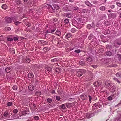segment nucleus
Here are the masks:
<instances>
[{"instance_id":"1a4fd4ad","label":"nucleus","mask_w":121,"mask_h":121,"mask_svg":"<svg viewBox=\"0 0 121 121\" xmlns=\"http://www.w3.org/2000/svg\"><path fill=\"white\" fill-rule=\"evenodd\" d=\"M81 98L83 100H86L87 99V97L85 95H82L81 96Z\"/></svg>"},{"instance_id":"6e6d98bb","label":"nucleus","mask_w":121,"mask_h":121,"mask_svg":"<svg viewBox=\"0 0 121 121\" xmlns=\"http://www.w3.org/2000/svg\"><path fill=\"white\" fill-rule=\"evenodd\" d=\"M116 94H114L113 95H111V96L113 98V99H114V98H115L116 97Z\"/></svg>"},{"instance_id":"09e8293b","label":"nucleus","mask_w":121,"mask_h":121,"mask_svg":"<svg viewBox=\"0 0 121 121\" xmlns=\"http://www.w3.org/2000/svg\"><path fill=\"white\" fill-rule=\"evenodd\" d=\"M74 52L77 53H78L80 52V50L79 49L76 50H75Z\"/></svg>"},{"instance_id":"cd10ccee","label":"nucleus","mask_w":121,"mask_h":121,"mask_svg":"<svg viewBox=\"0 0 121 121\" xmlns=\"http://www.w3.org/2000/svg\"><path fill=\"white\" fill-rule=\"evenodd\" d=\"M100 9L102 11H104L105 10V7L104 6H102L100 7Z\"/></svg>"},{"instance_id":"393cba45","label":"nucleus","mask_w":121,"mask_h":121,"mask_svg":"<svg viewBox=\"0 0 121 121\" xmlns=\"http://www.w3.org/2000/svg\"><path fill=\"white\" fill-rule=\"evenodd\" d=\"M9 113L8 112L5 111L4 112V114H3L4 116L7 117L8 116V115Z\"/></svg>"},{"instance_id":"c03bdc74","label":"nucleus","mask_w":121,"mask_h":121,"mask_svg":"<svg viewBox=\"0 0 121 121\" xmlns=\"http://www.w3.org/2000/svg\"><path fill=\"white\" fill-rule=\"evenodd\" d=\"M12 103L11 102H8L7 104V105L8 106H10L12 105Z\"/></svg>"},{"instance_id":"a18cd8bd","label":"nucleus","mask_w":121,"mask_h":121,"mask_svg":"<svg viewBox=\"0 0 121 121\" xmlns=\"http://www.w3.org/2000/svg\"><path fill=\"white\" fill-rule=\"evenodd\" d=\"M7 39L8 41H11L13 40V39L10 37H7Z\"/></svg>"},{"instance_id":"4c0bfd02","label":"nucleus","mask_w":121,"mask_h":121,"mask_svg":"<svg viewBox=\"0 0 121 121\" xmlns=\"http://www.w3.org/2000/svg\"><path fill=\"white\" fill-rule=\"evenodd\" d=\"M60 107L62 109H65L66 108V107H65V104H63L62 105L60 106Z\"/></svg>"},{"instance_id":"aec40b11","label":"nucleus","mask_w":121,"mask_h":121,"mask_svg":"<svg viewBox=\"0 0 121 121\" xmlns=\"http://www.w3.org/2000/svg\"><path fill=\"white\" fill-rule=\"evenodd\" d=\"M72 104L71 103H66V107L68 108H70L71 107H72V106L71 104Z\"/></svg>"},{"instance_id":"37998d69","label":"nucleus","mask_w":121,"mask_h":121,"mask_svg":"<svg viewBox=\"0 0 121 121\" xmlns=\"http://www.w3.org/2000/svg\"><path fill=\"white\" fill-rule=\"evenodd\" d=\"M16 3V5H19L21 4V2L19 0H17Z\"/></svg>"},{"instance_id":"58836bf2","label":"nucleus","mask_w":121,"mask_h":121,"mask_svg":"<svg viewBox=\"0 0 121 121\" xmlns=\"http://www.w3.org/2000/svg\"><path fill=\"white\" fill-rule=\"evenodd\" d=\"M64 22L65 24H67L69 23V19H66L64 20Z\"/></svg>"},{"instance_id":"5fc2aeb1","label":"nucleus","mask_w":121,"mask_h":121,"mask_svg":"<svg viewBox=\"0 0 121 121\" xmlns=\"http://www.w3.org/2000/svg\"><path fill=\"white\" fill-rule=\"evenodd\" d=\"M79 8L78 7H75L73 8V9L74 10H79Z\"/></svg>"},{"instance_id":"39448f33","label":"nucleus","mask_w":121,"mask_h":121,"mask_svg":"<svg viewBox=\"0 0 121 121\" xmlns=\"http://www.w3.org/2000/svg\"><path fill=\"white\" fill-rule=\"evenodd\" d=\"M106 47L107 49H110V51H116L115 48L113 47L111 45L107 44L106 46Z\"/></svg>"},{"instance_id":"a19ab883","label":"nucleus","mask_w":121,"mask_h":121,"mask_svg":"<svg viewBox=\"0 0 121 121\" xmlns=\"http://www.w3.org/2000/svg\"><path fill=\"white\" fill-rule=\"evenodd\" d=\"M108 99L109 100H111L113 99V98L111 96L108 97Z\"/></svg>"},{"instance_id":"412c9836","label":"nucleus","mask_w":121,"mask_h":121,"mask_svg":"<svg viewBox=\"0 0 121 121\" xmlns=\"http://www.w3.org/2000/svg\"><path fill=\"white\" fill-rule=\"evenodd\" d=\"M56 34L58 36L60 35H61V32L60 30H57L56 32Z\"/></svg>"},{"instance_id":"c9c22d12","label":"nucleus","mask_w":121,"mask_h":121,"mask_svg":"<svg viewBox=\"0 0 121 121\" xmlns=\"http://www.w3.org/2000/svg\"><path fill=\"white\" fill-rule=\"evenodd\" d=\"M117 66V65L115 64H113V63H112V64H111L110 65V67H116Z\"/></svg>"},{"instance_id":"2f4dec72","label":"nucleus","mask_w":121,"mask_h":121,"mask_svg":"<svg viewBox=\"0 0 121 121\" xmlns=\"http://www.w3.org/2000/svg\"><path fill=\"white\" fill-rule=\"evenodd\" d=\"M60 69H60L59 68H57L56 69V72H58L59 73V72H60Z\"/></svg>"},{"instance_id":"c85d7f7f","label":"nucleus","mask_w":121,"mask_h":121,"mask_svg":"<svg viewBox=\"0 0 121 121\" xmlns=\"http://www.w3.org/2000/svg\"><path fill=\"white\" fill-rule=\"evenodd\" d=\"M66 17L69 18H70L71 16V14L69 13H67L66 14Z\"/></svg>"},{"instance_id":"338daca9","label":"nucleus","mask_w":121,"mask_h":121,"mask_svg":"<svg viewBox=\"0 0 121 121\" xmlns=\"http://www.w3.org/2000/svg\"><path fill=\"white\" fill-rule=\"evenodd\" d=\"M91 66L92 67L94 68L95 69L97 67V65H92Z\"/></svg>"},{"instance_id":"a211bd4d","label":"nucleus","mask_w":121,"mask_h":121,"mask_svg":"<svg viewBox=\"0 0 121 121\" xmlns=\"http://www.w3.org/2000/svg\"><path fill=\"white\" fill-rule=\"evenodd\" d=\"M79 63L80 65L82 66H83L85 64V61L84 60H80L79 62Z\"/></svg>"},{"instance_id":"bf43d9fd","label":"nucleus","mask_w":121,"mask_h":121,"mask_svg":"<svg viewBox=\"0 0 121 121\" xmlns=\"http://www.w3.org/2000/svg\"><path fill=\"white\" fill-rule=\"evenodd\" d=\"M116 4L119 7H121V4L120 3H117Z\"/></svg>"},{"instance_id":"13d9d810","label":"nucleus","mask_w":121,"mask_h":121,"mask_svg":"<svg viewBox=\"0 0 121 121\" xmlns=\"http://www.w3.org/2000/svg\"><path fill=\"white\" fill-rule=\"evenodd\" d=\"M88 96H89V102L90 103H91V100L92 99V98L89 95Z\"/></svg>"},{"instance_id":"f3484780","label":"nucleus","mask_w":121,"mask_h":121,"mask_svg":"<svg viewBox=\"0 0 121 121\" xmlns=\"http://www.w3.org/2000/svg\"><path fill=\"white\" fill-rule=\"evenodd\" d=\"M28 76L29 78H31L34 77V75L33 73H30L28 74Z\"/></svg>"},{"instance_id":"4d7b16f0","label":"nucleus","mask_w":121,"mask_h":121,"mask_svg":"<svg viewBox=\"0 0 121 121\" xmlns=\"http://www.w3.org/2000/svg\"><path fill=\"white\" fill-rule=\"evenodd\" d=\"M18 38L17 37H15L13 38V39L14 41H17L18 40Z\"/></svg>"},{"instance_id":"79ce46f5","label":"nucleus","mask_w":121,"mask_h":121,"mask_svg":"<svg viewBox=\"0 0 121 121\" xmlns=\"http://www.w3.org/2000/svg\"><path fill=\"white\" fill-rule=\"evenodd\" d=\"M26 62L27 63H29L31 61V60H30V59L27 57L26 58Z\"/></svg>"},{"instance_id":"4be33fe9","label":"nucleus","mask_w":121,"mask_h":121,"mask_svg":"<svg viewBox=\"0 0 121 121\" xmlns=\"http://www.w3.org/2000/svg\"><path fill=\"white\" fill-rule=\"evenodd\" d=\"M54 8L56 9H59V6L57 4H54L53 5Z\"/></svg>"},{"instance_id":"6e6552de","label":"nucleus","mask_w":121,"mask_h":121,"mask_svg":"<svg viewBox=\"0 0 121 121\" xmlns=\"http://www.w3.org/2000/svg\"><path fill=\"white\" fill-rule=\"evenodd\" d=\"M22 113L23 115H26V114H29V112L28 109H26L24 111H22Z\"/></svg>"},{"instance_id":"bb28decb","label":"nucleus","mask_w":121,"mask_h":121,"mask_svg":"<svg viewBox=\"0 0 121 121\" xmlns=\"http://www.w3.org/2000/svg\"><path fill=\"white\" fill-rule=\"evenodd\" d=\"M86 59L87 60L88 62H91L92 60V58L91 57H89L88 58H87Z\"/></svg>"},{"instance_id":"e433bc0d","label":"nucleus","mask_w":121,"mask_h":121,"mask_svg":"<svg viewBox=\"0 0 121 121\" xmlns=\"http://www.w3.org/2000/svg\"><path fill=\"white\" fill-rule=\"evenodd\" d=\"M116 44L118 45H120L121 44V40L117 41Z\"/></svg>"},{"instance_id":"680f3d73","label":"nucleus","mask_w":121,"mask_h":121,"mask_svg":"<svg viewBox=\"0 0 121 121\" xmlns=\"http://www.w3.org/2000/svg\"><path fill=\"white\" fill-rule=\"evenodd\" d=\"M57 92L58 94H62V91H60V90H58Z\"/></svg>"},{"instance_id":"423d86ee","label":"nucleus","mask_w":121,"mask_h":121,"mask_svg":"<svg viewBox=\"0 0 121 121\" xmlns=\"http://www.w3.org/2000/svg\"><path fill=\"white\" fill-rule=\"evenodd\" d=\"M5 20L7 23H10L12 22L11 17H5Z\"/></svg>"},{"instance_id":"0e129e2a","label":"nucleus","mask_w":121,"mask_h":121,"mask_svg":"<svg viewBox=\"0 0 121 121\" xmlns=\"http://www.w3.org/2000/svg\"><path fill=\"white\" fill-rule=\"evenodd\" d=\"M56 58V62H59L60 61L59 58Z\"/></svg>"},{"instance_id":"e2e57ef3","label":"nucleus","mask_w":121,"mask_h":121,"mask_svg":"<svg viewBox=\"0 0 121 121\" xmlns=\"http://www.w3.org/2000/svg\"><path fill=\"white\" fill-rule=\"evenodd\" d=\"M117 59L119 61H120L121 60V57L120 56H118L117 58Z\"/></svg>"},{"instance_id":"ddd939ff","label":"nucleus","mask_w":121,"mask_h":121,"mask_svg":"<svg viewBox=\"0 0 121 121\" xmlns=\"http://www.w3.org/2000/svg\"><path fill=\"white\" fill-rule=\"evenodd\" d=\"M116 89V87L115 86H112L110 88V91L111 92H113L115 91Z\"/></svg>"},{"instance_id":"69168bd1","label":"nucleus","mask_w":121,"mask_h":121,"mask_svg":"<svg viewBox=\"0 0 121 121\" xmlns=\"http://www.w3.org/2000/svg\"><path fill=\"white\" fill-rule=\"evenodd\" d=\"M26 25L27 26L29 27L31 25L30 23H26Z\"/></svg>"},{"instance_id":"3c124183","label":"nucleus","mask_w":121,"mask_h":121,"mask_svg":"<svg viewBox=\"0 0 121 121\" xmlns=\"http://www.w3.org/2000/svg\"><path fill=\"white\" fill-rule=\"evenodd\" d=\"M18 112V110L17 109H15L13 110V112L14 113L16 114Z\"/></svg>"},{"instance_id":"7ed1b4c3","label":"nucleus","mask_w":121,"mask_h":121,"mask_svg":"<svg viewBox=\"0 0 121 121\" xmlns=\"http://www.w3.org/2000/svg\"><path fill=\"white\" fill-rule=\"evenodd\" d=\"M101 60L102 61H104V63L106 64L109 65L111 64V62H110V61H111L110 58H109V59H103Z\"/></svg>"},{"instance_id":"4468645a","label":"nucleus","mask_w":121,"mask_h":121,"mask_svg":"<svg viewBox=\"0 0 121 121\" xmlns=\"http://www.w3.org/2000/svg\"><path fill=\"white\" fill-rule=\"evenodd\" d=\"M29 90L30 91H32L34 89V87L33 85H30L28 87Z\"/></svg>"},{"instance_id":"0eeeda50","label":"nucleus","mask_w":121,"mask_h":121,"mask_svg":"<svg viewBox=\"0 0 121 121\" xmlns=\"http://www.w3.org/2000/svg\"><path fill=\"white\" fill-rule=\"evenodd\" d=\"M95 26L94 22H93L90 24H88L87 26V27L89 29H90L91 28H93Z\"/></svg>"},{"instance_id":"f257e3e1","label":"nucleus","mask_w":121,"mask_h":121,"mask_svg":"<svg viewBox=\"0 0 121 121\" xmlns=\"http://www.w3.org/2000/svg\"><path fill=\"white\" fill-rule=\"evenodd\" d=\"M85 72V70L84 69H80L79 71L77 72V73L78 74V76L80 77L84 74Z\"/></svg>"},{"instance_id":"9d476101","label":"nucleus","mask_w":121,"mask_h":121,"mask_svg":"<svg viewBox=\"0 0 121 121\" xmlns=\"http://www.w3.org/2000/svg\"><path fill=\"white\" fill-rule=\"evenodd\" d=\"M39 43H40L41 44L43 45H45L46 44H47L48 43L45 41L43 40H39L38 41Z\"/></svg>"},{"instance_id":"5701e85b","label":"nucleus","mask_w":121,"mask_h":121,"mask_svg":"<svg viewBox=\"0 0 121 121\" xmlns=\"http://www.w3.org/2000/svg\"><path fill=\"white\" fill-rule=\"evenodd\" d=\"M92 114V113L90 114L89 113H87L86 114V117L87 118H90L91 117V114Z\"/></svg>"},{"instance_id":"f8f14e48","label":"nucleus","mask_w":121,"mask_h":121,"mask_svg":"<svg viewBox=\"0 0 121 121\" xmlns=\"http://www.w3.org/2000/svg\"><path fill=\"white\" fill-rule=\"evenodd\" d=\"M11 70V69L10 67H7L5 69V71L8 73L10 72Z\"/></svg>"},{"instance_id":"6ab92c4d","label":"nucleus","mask_w":121,"mask_h":121,"mask_svg":"<svg viewBox=\"0 0 121 121\" xmlns=\"http://www.w3.org/2000/svg\"><path fill=\"white\" fill-rule=\"evenodd\" d=\"M85 3L87 5L90 7H91L92 5V4H90L89 1H87L85 2Z\"/></svg>"},{"instance_id":"49530a36","label":"nucleus","mask_w":121,"mask_h":121,"mask_svg":"<svg viewBox=\"0 0 121 121\" xmlns=\"http://www.w3.org/2000/svg\"><path fill=\"white\" fill-rule=\"evenodd\" d=\"M113 79L116 81L118 83H120V82L118 80V79L116 78H113Z\"/></svg>"},{"instance_id":"dca6fc26","label":"nucleus","mask_w":121,"mask_h":121,"mask_svg":"<svg viewBox=\"0 0 121 121\" xmlns=\"http://www.w3.org/2000/svg\"><path fill=\"white\" fill-rule=\"evenodd\" d=\"M93 85L96 87H98L99 86L100 84H99V82H96L94 83Z\"/></svg>"},{"instance_id":"7c9ffc66","label":"nucleus","mask_w":121,"mask_h":121,"mask_svg":"<svg viewBox=\"0 0 121 121\" xmlns=\"http://www.w3.org/2000/svg\"><path fill=\"white\" fill-rule=\"evenodd\" d=\"M93 36L92 34H91L88 37V39L89 40L93 38Z\"/></svg>"},{"instance_id":"864d4df0","label":"nucleus","mask_w":121,"mask_h":121,"mask_svg":"<svg viewBox=\"0 0 121 121\" xmlns=\"http://www.w3.org/2000/svg\"><path fill=\"white\" fill-rule=\"evenodd\" d=\"M12 88L14 90H16L17 89V86L16 85L14 86H13Z\"/></svg>"},{"instance_id":"c756f323","label":"nucleus","mask_w":121,"mask_h":121,"mask_svg":"<svg viewBox=\"0 0 121 121\" xmlns=\"http://www.w3.org/2000/svg\"><path fill=\"white\" fill-rule=\"evenodd\" d=\"M21 23V22L18 21H17L14 22V24L16 26H18Z\"/></svg>"},{"instance_id":"8fccbe9b","label":"nucleus","mask_w":121,"mask_h":121,"mask_svg":"<svg viewBox=\"0 0 121 121\" xmlns=\"http://www.w3.org/2000/svg\"><path fill=\"white\" fill-rule=\"evenodd\" d=\"M11 19L12 20H12L13 22H15L16 21V19L14 17H11Z\"/></svg>"},{"instance_id":"f03ea898","label":"nucleus","mask_w":121,"mask_h":121,"mask_svg":"<svg viewBox=\"0 0 121 121\" xmlns=\"http://www.w3.org/2000/svg\"><path fill=\"white\" fill-rule=\"evenodd\" d=\"M116 51H107L105 52L106 55L108 56H112L113 55L114 52Z\"/></svg>"},{"instance_id":"473e14b6","label":"nucleus","mask_w":121,"mask_h":121,"mask_svg":"<svg viewBox=\"0 0 121 121\" xmlns=\"http://www.w3.org/2000/svg\"><path fill=\"white\" fill-rule=\"evenodd\" d=\"M72 35L70 33H67L66 34V36L67 38H69Z\"/></svg>"},{"instance_id":"2eb2a0df","label":"nucleus","mask_w":121,"mask_h":121,"mask_svg":"<svg viewBox=\"0 0 121 121\" xmlns=\"http://www.w3.org/2000/svg\"><path fill=\"white\" fill-rule=\"evenodd\" d=\"M110 81L109 80L106 81L105 82V84L106 86H110Z\"/></svg>"},{"instance_id":"b1692460","label":"nucleus","mask_w":121,"mask_h":121,"mask_svg":"<svg viewBox=\"0 0 121 121\" xmlns=\"http://www.w3.org/2000/svg\"><path fill=\"white\" fill-rule=\"evenodd\" d=\"M2 8L4 9L5 10L7 9V5L6 4H4L2 6Z\"/></svg>"},{"instance_id":"f704fd0d","label":"nucleus","mask_w":121,"mask_h":121,"mask_svg":"<svg viewBox=\"0 0 121 121\" xmlns=\"http://www.w3.org/2000/svg\"><path fill=\"white\" fill-rule=\"evenodd\" d=\"M47 101L49 103H51L52 102V101L51 99L48 98L47 99Z\"/></svg>"},{"instance_id":"20e7f679","label":"nucleus","mask_w":121,"mask_h":121,"mask_svg":"<svg viewBox=\"0 0 121 121\" xmlns=\"http://www.w3.org/2000/svg\"><path fill=\"white\" fill-rule=\"evenodd\" d=\"M108 17L109 19H114L116 17V14L114 13H110L108 14Z\"/></svg>"},{"instance_id":"603ef678","label":"nucleus","mask_w":121,"mask_h":121,"mask_svg":"<svg viewBox=\"0 0 121 121\" xmlns=\"http://www.w3.org/2000/svg\"><path fill=\"white\" fill-rule=\"evenodd\" d=\"M39 117L37 116H35L34 117V118L36 120H37L39 119Z\"/></svg>"},{"instance_id":"9b49d317","label":"nucleus","mask_w":121,"mask_h":121,"mask_svg":"<svg viewBox=\"0 0 121 121\" xmlns=\"http://www.w3.org/2000/svg\"><path fill=\"white\" fill-rule=\"evenodd\" d=\"M47 71L46 72H48V73H49L50 74L52 73V68L50 67H48L47 68Z\"/></svg>"},{"instance_id":"052dcab7","label":"nucleus","mask_w":121,"mask_h":121,"mask_svg":"<svg viewBox=\"0 0 121 121\" xmlns=\"http://www.w3.org/2000/svg\"><path fill=\"white\" fill-rule=\"evenodd\" d=\"M51 61L52 62H56L55 58L52 59Z\"/></svg>"},{"instance_id":"ea45409f","label":"nucleus","mask_w":121,"mask_h":121,"mask_svg":"<svg viewBox=\"0 0 121 121\" xmlns=\"http://www.w3.org/2000/svg\"><path fill=\"white\" fill-rule=\"evenodd\" d=\"M56 99L58 101L60 100L61 99L60 97L59 96H56Z\"/></svg>"},{"instance_id":"774afa93","label":"nucleus","mask_w":121,"mask_h":121,"mask_svg":"<svg viewBox=\"0 0 121 121\" xmlns=\"http://www.w3.org/2000/svg\"><path fill=\"white\" fill-rule=\"evenodd\" d=\"M116 75L117 77H121V76L118 73H116Z\"/></svg>"},{"instance_id":"a878e982","label":"nucleus","mask_w":121,"mask_h":121,"mask_svg":"<svg viewBox=\"0 0 121 121\" xmlns=\"http://www.w3.org/2000/svg\"><path fill=\"white\" fill-rule=\"evenodd\" d=\"M35 94L37 96H40L41 95V93L40 91H36L35 93Z\"/></svg>"},{"instance_id":"de8ad7c7","label":"nucleus","mask_w":121,"mask_h":121,"mask_svg":"<svg viewBox=\"0 0 121 121\" xmlns=\"http://www.w3.org/2000/svg\"><path fill=\"white\" fill-rule=\"evenodd\" d=\"M71 31L72 33H74L76 31V30L75 28H73L71 29Z\"/></svg>"},{"instance_id":"72a5a7b5","label":"nucleus","mask_w":121,"mask_h":121,"mask_svg":"<svg viewBox=\"0 0 121 121\" xmlns=\"http://www.w3.org/2000/svg\"><path fill=\"white\" fill-rule=\"evenodd\" d=\"M48 47H45L44 48H43V51L46 52L47 51H48Z\"/></svg>"}]
</instances>
